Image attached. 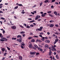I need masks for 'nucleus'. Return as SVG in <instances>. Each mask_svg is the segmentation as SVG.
Here are the masks:
<instances>
[{
	"instance_id": "nucleus-26",
	"label": "nucleus",
	"mask_w": 60,
	"mask_h": 60,
	"mask_svg": "<svg viewBox=\"0 0 60 60\" xmlns=\"http://www.w3.org/2000/svg\"><path fill=\"white\" fill-rule=\"evenodd\" d=\"M0 41H4V39H0Z\"/></svg>"
},
{
	"instance_id": "nucleus-51",
	"label": "nucleus",
	"mask_w": 60,
	"mask_h": 60,
	"mask_svg": "<svg viewBox=\"0 0 60 60\" xmlns=\"http://www.w3.org/2000/svg\"><path fill=\"white\" fill-rule=\"evenodd\" d=\"M34 37L36 38H38V37L37 36H34Z\"/></svg>"
},
{
	"instance_id": "nucleus-59",
	"label": "nucleus",
	"mask_w": 60,
	"mask_h": 60,
	"mask_svg": "<svg viewBox=\"0 0 60 60\" xmlns=\"http://www.w3.org/2000/svg\"><path fill=\"white\" fill-rule=\"evenodd\" d=\"M39 36L40 37H42V36L41 35H40Z\"/></svg>"
},
{
	"instance_id": "nucleus-23",
	"label": "nucleus",
	"mask_w": 60,
	"mask_h": 60,
	"mask_svg": "<svg viewBox=\"0 0 60 60\" xmlns=\"http://www.w3.org/2000/svg\"><path fill=\"white\" fill-rule=\"evenodd\" d=\"M21 37V35H18L17 36V38H19V37Z\"/></svg>"
},
{
	"instance_id": "nucleus-29",
	"label": "nucleus",
	"mask_w": 60,
	"mask_h": 60,
	"mask_svg": "<svg viewBox=\"0 0 60 60\" xmlns=\"http://www.w3.org/2000/svg\"><path fill=\"white\" fill-rule=\"evenodd\" d=\"M49 2V0H46L45 1V3H48Z\"/></svg>"
},
{
	"instance_id": "nucleus-27",
	"label": "nucleus",
	"mask_w": 60,
	"mask_h": 60,
	"mask_svg": "<svg viewBox=\"0 0 60 60\" xmlns=\"http://www.w3.org/2000/svg\"><path fill=\"white\" fill-rule=\"evenodd\" d=\"M30 56V57H34V56L33 55L30 56Z\"/></svg>"
},
{
	"instance_id": "nucleus-19",
	"label": "nucleus",
	"mask_w": 60,
	"mask_h": 60,
	"mask_svg": "<svg viewBox=\"0 0 60 60\" xmlns=\"http://www.w3.org/2000/svg\"><path fill=\"white\" fill-rule=\"evenodd\" d=\"M25 32L24 31H22L20 32V34H25Z\"/></svg>"
},
{
	"instance_id": "nucleus-14",
	"label": "nucleus",
	"mask_w": 60,
	"mask_h": 60,
	"mask_svg": "<svg viewBox=\"0 0 60 60\" xmlns=\"http://www.w3.org/2000/svg\"><path fill=\"white\" fill-rule=\"evenodd\" d=\"M44 39H45V37H43L41 39V40H42V41H44Z\"/></svg>"
},
{
	"instance_id": "nucleus-40",
	"label": "nucleus",
	"mask_w": 60,
	"mask_h": 60,
	"mask_svg": "<svg viewBox=\"0 0 60 60\" xmlns=\"http://www.w3.org/2000/svg\"><path fill=\"white\" fill-rule=\"evenodd\" d=\"M50 22H54V21L53 20H50L49 21Z\"/></svg>"
},
{
	"instance_id": "nucleus-62",
	"label": "nucleus",
	"mask_w": 60,
	"mask_h": 60,
	"mask_svg": "<svg viewBox=\"0 0 60 60\" xmlns=\"http://www.w3.org/2000/svg\"><path fill=\"white\" fill-rule=\"evenodd\" d=\"M25 35L24 34H23L22 35V36L23 37H25Z\"/></svg>"
},
{
	"instance_id": "nucleus-54",
	"label": "nucleus",
	"mask_w": 60,
	"mask_h": 60,
	"mask_svg": "<svg viewBox=\"0 0 60 60\" xmlns=\"http://www.w3.org/2000/svg\"><path fill=\"white\" fill-rule=\"evenodd\" d=\"M38 18L37 17H36V18L35 19V20H37V19H38Z\"/></svg>"
},
{
	"instance_id": "nucleus-1",
	"label": "nucleus",
	"mask_w": 60,
	"mask_h": 60,
	"mask_svg": "<svg viewBox=\"0 0 60 60\" xmlns=\"http://www.w3.org/2000/svg\"><path fill=\"white\" fill-rule=\"evenodd\" d=\"M51 49L52 51H56V49L53 45L52 46Z\"/></svg>"
},
{
	"instance_id": "nucleus-15",
	"label": "nucleus",
	"mask_w": 60,
	"mask_h": 60,
	"mask_svg": "<svg viewBox=\"0 0 60 60\" xmlns=\"http://www.w3.org/2000/svg\"><path fill=\"white\" fill-rule=\"evenodd\" d=\"M56 57L57 58V59H59V57L57 55H56Z\"/></svg>"
},
{
	"instance_id": "nucleus-39",
	"label": "nucleus",
	"mask_w": 60,
	"mask_h": 60,
	"mask_svg": "<svg viewBox=\"0 0 60 60\" xmlns=\"http://www.w3.org/2000/svg\"><path fill=\"white\" fill-rule=\"evenodd\" d=\"M30 27H34V25H30Z\"/></svg>"
},
{
	"instance_id": "nucleus-32",
	"label": "nucleus",
	"mask_w": 60,
	"mask_h": 60,
	"mask_svg": "<svg viewBox=\"0 0 60 60\" xmlns=\"http://www.w3.org/2000/svg\"><path fill=\"white\" fill-rule=\"evenodd\" d=\"M12 40H16V38H12Z\"/></svg>"
},
{
	"instance_id": "nucleus-48",
	"label": "nucleus",
	"mask_w": 60,
	"mask_h": 60,
	"mask_svg": "<svg viewBox=\"0 0 60 60\" xmlns=\"http://www.w3.org/2000/svg\"><path fill=\"white\" fill-rule=\"evenodd\" d=\"M6 54H7L6 52H5L4 53V56H6Z\"/></svg>"
},
{
	"instance_id": "nucleus-34",
	"label": "nucleus",
	"mask_w": 60,
	"mask_h": 60,
	"mask_svg": "<svg viewBox=\"0 0 60 60\" xmlns=\"http://www.w3.org/2000/svg\"><path fill=\"white\" fill-rule=\"evenodd\" d=\"M22 46H25V44H24V43L23 42H22Z\"/></svg>"
},
{
	"instance_id": "nucleus-57",
	"label": "nucleus",
	"mask_w": 60,
	"mask_h": 60,
	"mask_svg": "<svg viewBox=\"0 0 60 60\" xmlns=\"http://www.w3.org/2000/svg\"><path fill=\"white\" fill-rule=\"evenodd\" d=\"M55 26H56V27H58V25L57 24H56Z\"/></svg>"
},
{
	"instance_id": "nucleus-44",
	"label": "nucleus",
	"mask_w": 60,
	"mask_h": 60,
	"mask_svg": "<svg viewBox=\"0 0 60 60\" xmlns=\"http://www.w3.org/2000/svg\"><path fill=\"white\" fill-rule=\"evenodd\" d=\"M5 58H6L5 57H3V58L2 59V60H4V59H5Z\"/></svg>"
},
{
	"instance_id": "nucleus-25",
	"label": "nucleus",
	"mask_w": 60,
	"mask_h": 60,
	"mask_svg": "<svg viewBox=\"0 0 60 60\" xmlns=\"http://www.w3.org/2000/svg\"><path fill=\"white\" fill-rule=\"evenodd\" d=\"M0 18V19H3V20H5V18H4L3 17H1Z\"/></svg>"
},
{
	"instance_id": "nucleus-64",
	"label": "nucleus",
	"mask_w": 60,
	"mask_h": 60,
	"mask_svg": "<svg viewBox=\"0 0 60 60\" xmlns=\"http://www.w3.org/2000/svg\"><path fill=\"white\" fill-rule=\"evenodd\" d=\"M5 31L4 30H3V34H4V33H5Z\"/></svg>"
},
{
	"instance_id": "nucleus-9",
	"label": "nucleus",
	"mask_w": 60,
	"mask_h": 60,
	"mask_svg": "<svg viewBox=\"0 0 60 60\" xmlns=\"http://www.w3.org/2000/svg\"><path fill=\"white\" fill-rule=\"evenodd\" d=\"M36 31H42V29H36Z\"/></svg>"
},
{
	"instance_id": "nucleus-56",
	"label": "nucleus",
	"mask_w": 60,
	"mask_h": 60,
	"mask_svg": "<svg viewBox=\"0 0 60 60\" xmlns=\"http://www.w3.org/2000/svg\"><path fill=\"white\" fill-rule=\"evenodd\" d=\"M14 18H15V19H17V17H16L15 16H14Z\"/></svg>"
},
{
	"instance_id": "nucleus-24",
	"label": "nucleus",
	"mask_w": 60,
	"mask_h": 60,
	"mask_svg": "<svg viewBox=\"0 0 60 60\" xmlns=\"http://www.w3.org/2000/svg\"><path fill=\"white\" fill-rule=\"evenodd\" d=\"M32 38H33V37H29L28 38V39H29V40H30V39H32Z\"/></svg>"
},
{
	"instance_id": "nucleus-6",
	"label": "nucleus",
	"mask_w": 60,
	"mask_h": 60,
	"mask_svg": "<svg viewBox=\"0 0 60 60\" xmlns=\"http://www.w3.org/2000/svg\"><path fill=\"white\" fill-rule=\"evenodd\" d=\"M22 40H21L20 39H17V41H18V42H21L22 41Z\"/></svg>"
},
{
	"instance_id": "nucleus-5",
	"label": "nucleus",
	"mask_w": 60,
	"mask_h": 60,
	"mask_svg": "<svg viewBox=\"0 0 60 60\" xmlns=\"http://www.w3.org/2000/svg\"><path fill=\"white\" fill-rule=\"evenodd\" d=\"M11 28L13 29H15L16 28V27L15 26H12L11 27Z\"/></svg>"
},
{
	"instance_id": "nucleus-42",
	"label": "nucleus",
	"mask_w": 60,
	"mask_h": 60,
	"mask_svg": "<svg viewBox=\"0 0 60 60\" xmlns=\"http://www.w3.org/2000/svg\"><path fill=\"white\" fill-rule=\"evenodd\" d=\"M56 0H52V3H53V2H55Z\"/></svg>"
},
{
	"instance_id": "nucleus-4",
	"label": "nucleus",
	"mask_w": 60,
	"mask_h": 60,
	"mask_svg": "<svg viewBox=\"0 0 60 60\" xmlns=\"http://www.w3.org/2000/svg\"><path fill=\"white\" fill-rule=\"evenodd\" d=\"M29 47L30 49H32V48L33 47V46H32V44H30L29 45Z\"/></svg>"
},
{
	"instance_id": "nucleus-53",
	"label": "nucleus",
	"mask_w": 60,
	"mask_h": 60,
	"mask_svg": "<svg viewBox=\"0 0 60 60\" xmlns=\"http://www.w3.org/2000/svg\"><path fill=\"white\" fill-rule=\"evenodd\" d=\"M40 50L42 52V49H40Z\"/></svg>"
},
{
	"instance_id": "nucleus-7",
	"label": "nucleus",
	"mask_w": 60,
	"mask_h": 60,
	"mask_svg": "<svg viewBox=\"0 0 60 60\" xmlns=\"http://www.w3.org/2000/svg\"><path fill=\"white\" fill-rule=\"evenodd\" d=\"M45 42H46V43H49V42H50V41L47 40L45 41Z\"/></svg>"
},
{
	"instance_id": "nucleus-41",
	"label": "nucleus",
	"mask_w": 60,
	"mask_h": 60,
	"mask_svg": "<svg viewBox=\"0 0 60 60\" xmlns=\"http://www.w3.org/2000/svg\"><path fill=\"white\" fill-rule=\"evenodd\" d=\"M33 49H36V48L34 47H33Z\"/></svg>"
},
{
	"instance_id": "nucleus-3",
	"label": "nucleus",
	"mask_w": 60,
	"mask_h": 60,
	"mask_svg": "<svg viewBox=\"0 0 60 60\" xmlns=\"http://www.w3.org/2000/svg\"><path fill=\"white\" fill-rule=\"evenodd\" d=\"M36 52H30V54L31 55H35Z\"/></svg>"
},
{
	"instance_id": "nucleus-37",
	"label": "nucleus",
	"mask_w": 60,
	"mask_h": 60,
	"mask_svg": "<svg viewBox=\"0 0 60 60\" xmlns=\"http://www.w3.org/2000/svg\"><path fill=\"white\" fill-rule=\"evenodd\" d=\"M40 54V53L39 52H37L36 53V55H39Z\"/></svg>"
},
{
	"instance_id": "nucleus-22",
	"label": "nucleus",
	"mask_w": 60,
	"mask_h": 60,
	"mask_svg": "<svg viewBox=\"0 0 60 60\" xmlns=\"http://www.w3.org/2000/svg\"><path fill=\"white\" fill-rule=\"evenodd\" d=\"M18 7H19L18 6L16 7H15V8H14V9H17V8H18Z\"/></svg>"
},
{
	"instance_id": "nucleus-20",
	"label": "nucleus",
	"mask_w": 60,
	"mask_h": 60,
	"mask_svg": "<svg viewBox=\"0 0 60 60\" xmlns=\"http://www.w3.org/2000/svg\"><path fill=\"white\" fill-rule=\"evenodd\" d=\"M38 41L39 42H40V43L41 42H42V41H41V40H40L39 39H38Z\"/></svg>"
},
{
	"instance_id": "nucleus-11",
	"label": "nucleus",
	"mask_w": 60,
	"mask_h": 60,
	"mask_svg": "<svg viewBox=\"0 0 60 60\" xmlns=\"http://www.w3.org/2000/svg\"><path fill=\"white\" fill-rule=\"evenodd\" d=\"M54 13L56 16L57 15V12H56V11H54Z\"/></svg>"
},
{
	"instance_id": "nucleus-47",
	"label": "nucleus",
	"mask_w": 60,
	"mask_h": 60,
	"mask_svg": "<svg viewBox=\"0 0 60 60\" xmlns=\"http://www.w3.org/2000/svg\"><path fill=\"white\" fill-rule=\"evenodd\" d=\"M55 4H58V3L57 2H56L55 3Z\"/></svg>"
},
{
	"instance_id": "nucleus-61",
	"label": "nucleus",
	"mask_w": 60,
	"mask_h": 60,
	"mask_svg": "<svg viewBox=\"0 0 60 60\" xmlns=\"http://www.w3.org/2000/svg\"><path fill=\"white\" fill-rule=\"evenodd\" d=\"M20 27H21V28H23V26H21V25H20Z\"/></svg>"
},
{
	"instance_id": "nucleus-50",
	"label": "nucleus",
	"mask_w": 60,
	"mask_h": 60,
	"mask_svg": "<svg viewBox=\"0 0 60 60\" xmlns=\"http://www.w3.org/2000/svg\"><path fill=\"white\" fill-rule=\"evenodd\" d=\"M21 48H22V49H24V47H23V46L22 45H21Z\"/></svg>"
},
{
	"instance_id": "nucleus-17",
	"label": "nucleus",
	"mask_w": 60,
	"mask_h": 60,
	"mask_svg": "<svg viewBox=\"0 0 60 60\" xmlns=\"http://www.w3.org/2000/svg\"><path fill=\"white\" fill-rule=\"evenodd\" d=\"M35 41V40L34 39H32L31 40V42H34Z\"/></svg>"
},
{
	"instance_id": "nucleus-45",
	"label": "nucleus",
	"mask_w": 60,
	"mask_h": 60,
	"mask_svg": "<svg viewBox=\"0 0 60 60\" xmlns=\"http://www.w3.org/2000/svg\"><path fill=\"white\" fill-rule=\"evenodd\" d=\"M41 16H42V17H45V15H44V14H42L41 15Z\"/></svg>"
},
{
	"instance_id": "nucleus-8",
	"label": "nucleus",
	"mask_w": 60,
	"mask_h": 60,
	"mask_svg": "<svg viewBox=\"0 0 60 60\" xmlns=\"http://www.w3.org/2000/svg\"><path fill=\"white\" fill-rule=\"evenodd\" d=\"M54 26V24H50V27H53V26Z\"/></svg>"
},
{
	"instance_id": "nucleus-13",
	"label": "nucleus",
	"mask_w": 60,
	"mask_h": 60,
	"mask_svg": "<svg viewBox=\"0 0 60 60\" xmlns=\"http://www.w3.org/2000/svg\"><path fill=\"white\" fill-rule=\"evenodd\" d=\"M34 46L36 48H38V46H37V45L36 44H35L34 45Z\"/></svg>"
},
{
	"instance_id": "nucleus-2",
	"label": "nucleus",
	"mask_w": 60,
	"mask_h": 60,
	"mask_svg": "<svg viewBox=\"0 0 60 60\" xmlns=\"http://www.w3.org/2000/svg\"><path fill=\"white\" fill-rule=\"evenodd\" d=\"M45 48H46L47 49H48V48H49V46L48 45L46 44L45 46Z\"/></svg>"
},
{
	"instance_id": "nucleus-12",
	"label": "nucleus",
	"mask_w": 60,
	"mask_h": 60,
	"mask_svg": "<svg viewBox=\"0 0 60 60\" xmlns=\"http://www.w3.org/2000/svg\"><path fill=\"white\" fill-rule=\"evenodd\" d=\"M51 53H52V52H51V51H49V56H50L51 55Z\"/></svg>"
},
{
	"instance_id": "nucleus-31",
	"label": "nucleus",
	"mask_w": 60,
	"mask_h": 60,
	"mask_svg": "<svg viewBox=\"0 0 60 60\" xmlns=\"http://www.w3.org/2000/svg\"><path fill=\"white\" fill-rule=\"evenodd\" d=\"M1 39H6V38L4 37H1Z\"/></svg>"
},
{
	"instance_id": "nucleus-38",
	"label": "nucleus",
	"mask_w": 60,
	"mask_h": 60,
	"mask_svg": "<svg viewBox=\"0 0 60 60\" xmlns=\"http://www.w3.org/2000/svg\"><path fill=\"white\" fill-rule=\"evenodd\" d=\"M7 48L8 50H10V48L9 47H7Z\"/></svg>"
},
{
	"instance_id": "nucleus-36",
	"label": "nucleus",
	"mask_w": 60,
	"mask_h": 60,
	"mask_svg": "<svg viewBox=\"0 0 60 60\" xmlns=\"http://www.w3.org/2000/svg\"><path fill=\"white\" fill-rule=\"evenodd\" d=\"M25 13V11H22L21 12V13H22V14H24Z\"/></svg>"
},
{
	"instance_id": "nucleus-33",
	"label": "nucleus",
	"mask_w": 60,
	"mask_h": 60,
	"mask_svg": "<svg viewBox=\"0 0 60 60\" xmlns=\"http://www.w3.org/2000/svg\"><path fill=\"white\" fill-rule=\"evenodd\" d=\"M55 41L56 42H57V41H58V39H55Z\"/></svg>"
},
{
	"instance_id": "nucleus-52",
	"label": "nucleus",
	"mask_w": 60,
	"mask_h": 60,
	"mask_svg": "<svg viewBox=\"0 0 60 60\" xmlns=\"http://www.w3.org/2000/svg\"><path fill=\"white\" fill-rule=\"evenodd\" d=\"M51 8H52L53 9L54 8V7L52 5L51 6Z\"/></svg>"
},
{
	"instance_id": "nucleus-30",
	"label": "nucleus",
	"mask_w": 60,
	"mask_h": 60,
	"mask_svg": "<svg viewBox=\"0 0 60 60\" xmlns=\"http://www.w3.org/2000/svg\"><path fill=\"white\" fill-rule=\"evenodd\" d=\"M34 22V20L31 21H30V23H32V22Z\"/></svg>"
},
{
	"instance_id": "nucleus-18",
	"label": "nucleus",
	"mask_w": 60,
	"mask_h": 60,
	"mask_svg": "<svg viewBox=\"0 0 60 60\" xmlns=\"http://www.w3.org/2000/svg\"><path fill=\"white\" fill-rule=\"evenodd\" d=\"M2 51L3 52H4L5 51V48H3L2 49Z\"/></svg>"
},
{
	"instance_id": "nucleus-28",
	"label": "nucleus",
	"mask_w": 60,
	"mask_h": 60,
	"mask_svg": "<svg viewBox=\"0 0 60 60\" xmlns=\"http://www.w3.org/2000/svg\"><path fill=\"white\" fill-rule=\"evenodd\" d=\"M43 4V3L42 2H41L40 3V6H41Z\"/></svg>"
},
{
	"instance_id": "nucleus-10",
	"label": "nucleus",
	"mask_w": 60,
	"mask_h": 60,
	"mask_svg": "<svg viewBox=\"0 0 60 60\" xmlns=\"http://www.w3.org/2000/svg\"><path fill=\"white\" fill-rule=\"evenodd\" d=\"M19 58L20 60H22V57L21 56H19Z\"/></svg>"
},
{
	"instance_id": "nucleus-35",
	"label": "nucleus",
	"mask_w": 60,
	"mask_h": 60,
	"mask_svg": "<svg viewBox=\"0 0 60 60\" xmlns=\"http://www.w3.org/2000/svg\"><path fill=\"white\" fill-rule=\"evenodd\" d=\"M55 34H56L58 35L59 34V33L57 32H56L55 33Z\"/></svg>"
},
{
	"instance_id": "nucleus-16",
	"label": "nucleus",
	"mask_w": 60,
	"mask_h": 60,
	"mask_svg": "<svg viewBox=\"0 0 60 60\" xmlns=\"http://www.w3.org/2000/svg\"><path fill=\"white\" fill-rule=\"evenodd\" d=\"M51 11H49L47 12V13L48 14H50L51 13Z\"/></svg>"
},
{
	"instance_id": "nucleus-49",
	"label": "nucleus",
	"mask_w": 60,
	"mask_h": 60,
	"mask_svg": "<svg viewBox=\"0 0 60 60\" xmlns=\"http://www.w3.org/2000/svg\"><path fill=\"white\" fill-rule=\"evenodd\" d=\"M41 20V19H39L37 21H40Z\"/></svg>"
},
{
	"instance_id": "nucleus-55",
	"label": "nucleus",
	"mask_w": 60,
	"mask_h": 60,
	"mask_svg": "<svg viewBox=\"0 0 60 60\" xmlns=\"http://www.w3.org/2000/svg\"><path fill=\"white\" fill-rule=\"evenodd\" d=\"M39 46L40 48H41L42 47V46L41 45H39Z\"/></svg>"
},
{
	"instance_id": "nucleus-63",
	"label": "nucleus",
	"mask_w": 60,
	"mask_h": 60,
	"mask_svg": "<svg viewBox=\"0 0 60 60\" xmlns=\"http://www.w3.org/2000/svg\"><path fill=\"white\" fill-rule=\"evenodd\" d=\"M19 39L20 40H22V37H20L19 38Z\"/></svg>"
},
{
	"instance_id": "nucleus-43",
	"label": "nucleus",
	"mask_w": 60,
	"mask_h": 60,
	"mask_svg": "<svg viewBox=\"0 0 60 60\" xmlns=\"http://www.w3.org/2000/svg\"><path fill=\"white\" fill-rule=\"evenodd\" d=\"M26 28H30V27L29 26H26Z\"/></svg>"
},
{
	"instance_id": "nucleus-21",
	"label": "nucleus",
	"mask_w": 60,
	"mask_h": 60,
	"mask_svg": "<svg viewBox=\"0 0 60 60\" xmlns=\"http://www.w3.org/2000/svg\"><path fill=\"white\" fill-rule=\"evenodd\" d=\"M49 15L50 16H51L52 17H53V15L51 14H49Z\"/></svg>"
},
{
	"instance_id": "nucleus-58",
	"label": "nucleus",
	"mask_w": 60,
	"mask_h": 60,
	"mask_svg": "<svg viewBox=\"0 0 60 60\" xmlns=\"http://www.w3.org/2000/svg\"><path fill=\"white\" fill-rule=\"evenodd\" d=\"M24 26H26V24H24Z\"/></svg>"
},
{
	"instance_id": "nucleus-46",
	"label": "nucleus",
	"mask_w": 60,
	"mask_h": 60,
	"mask_svg": "<svg viewBox=\"0 0 60 60\" xmlns=\"http://www.w3.org/2000/svg\"><path fill=\"white\" fill-rule=\"evenodd\" d=\"M19 6H23L22 4H19Z\"/></svg>"
},
{
	"instance_id": "nucleus-60",
	"label": "nucleus",
	"mask_w": 60,
	"mask_h": 60,
	"mask_svg": "<svg viewBox=\"0 0 60 60\" xmlns=\"http://www.w3.org/2000/svg\"><path fill=\"white\" fill-rule=\"evenodd\" d=\"M40 29H42L43 28V27H41L40 28Z\"/></svg>"
}]
</instances>
